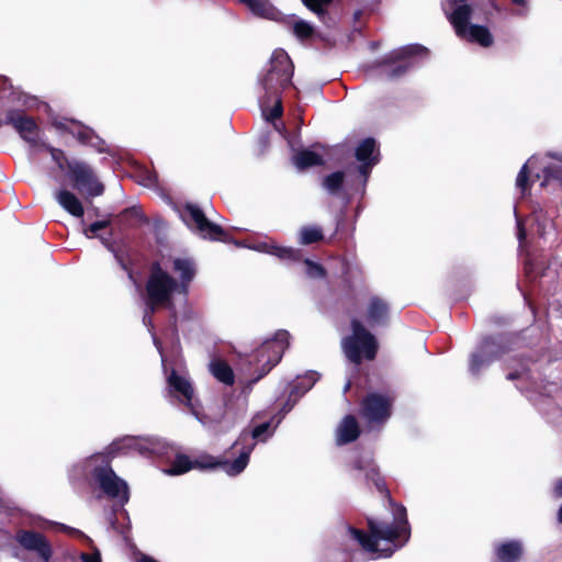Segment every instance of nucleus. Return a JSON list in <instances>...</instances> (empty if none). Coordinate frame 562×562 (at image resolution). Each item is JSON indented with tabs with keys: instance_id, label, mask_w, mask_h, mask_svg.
I'll return each mask as SVG.
<instances>
[{
	"instance_id": "f257e3e1",
	"label": "nucleus",
	"mask_w": 562,
	"mask_h": 562,
	"mask_svg": "<svg viewBox=\"0 0 562 562\" xmlns=\"http://www.w3.org/2000/svg\"><path fill=\"white\" fill-rule=\"evenodd\" d=\"M367 481H371L376 491L387 501L393 512L392 521L367 517V529L348 527L350 537L367 552L375 558H390L411 538V526L405 506L397 504L391 496L384 476L374 462L368 464Z\"/></svg>"
},
{
	"instance_id": "f03ea898",
	"label": "nucleus",
	"mask_w": 562,
	"mask_h": 562,
	"mask_svg": "<svg viewBox=\"0 0 562 562\" xmlns=\"http://www.w3.org/2000/svg\"><path fill=\"white\" fill-rule=\"evenodd\" d=\"M254 446L255 443L243 446L239 450L238 457L232 462L226 459L215 458L211 454H202L199 458L191 460L189 456L184 453H177L169 469L166 470V473L169 475H181L192 469L213 470L221 468L229 476H236L248 465Z\"/></svg>"
},
{
	"instance_id": "7ed1b4c3",
	"label": "nucleus",
	"mask_w": 562,
	"mask_h": 562,
	"mask_svg": "<svg viewBox=\"0 0 562 562\" xmlns=\"http://www.w3.org/2000/svg\"><path fill=\"white\" fill-rule=\"evenodd\" d=\"M175 294H180L176 278L164 269L159 261H153L145 283V305H148L151 311L160 308L175 311Z\"/></svg>"
},
{
	"instance_id": "20e7f679",
	"label": "nucleus",
	"mask_w": 562,
	"mask_h": 562,
	"mask_svg": "<svg viewBox=\"0 0 562 562\" xmlns=\"http://www.w3.org/2000/svg\"><path fill=\"white\" fill-rule=\"evenodd\" d=\"M351 334L341 339L345 357L353 364L360 366L364 360L373 361L379 351L375 336L358 318L350 322Z\"/></svg>"
},
{
	"instance_id": "39448f33",
	"label": "nucleus",
	"mask_w": 562,
	"mask_h": 562,
	"mask_svg": "<svg viewBox=\"0 0 562 562\" xmlns=\"http://www.w3.org/2000/svg\"><path fill=\"white\" fill-rule=\"evenodd\" d=\"M114 458V449L110 447L106 453H98L92 456L94 460H101V463L95 465L91 471V476L98 484L100 490L112 499H119L124 505L130 499V491L127 483L119 477L111 467V461Z\"/></svg>"
},
{
	"instance_id": "423d86ee",
	"label": "nucleus",
	"mask_w": 562,
	"mask_h": 562,
	"mask_svg": "<svg viewBox=\"0 0 562 562\" xmlns=\"http://www.w3.org/2000/svg\"><path fill=\"white\" fill-rule=\"evenodd\" d=\"M289 331L279 329L273 339L266 340L252 352L250 363L255 366L257 375L249 381L250 384L257 383L281 361L289 346Z\"/></svg>"
},
{
	"instance_id": "0eeeda50",
	"label": "nucleus",
	"mask_w": 562,
	"mask_h": 562,
	"mask_svg": "<svg viewBox=\"0 0 562 562\" xmlns=\"http://www.w3.org/2000/svg\"><path fill=\"white\" fill-rule=\"evenodd\" d=\"M394 403L392 392H369L359 403V416L371 427L383 426L393 414Z\"/></svg>"
},
{
	"instance_id": "6e6552de",
	"label": "nucleus",
	"mask_w": 562,
	"mask_h": 562,
	"mask_svg": "<svg viewBox=\"0 0 562 562\" xmlns=\"http://www.w3.org/2000/svg\"><path fill=\"white\" fill-rule=\"evenodd\" d=\"M294 65L283 49L276 50L271 57L270 68L262 79L266 95H281L291 85Z\"/></svg>"
},
{
	"instance_id": "1a4fd4ad",
	"label": "nucleus",
	"mask_w": 562,
	"mask_h": 562,
	"mask_svg": "<svg viewBox=\"0 0 562 562\" xmlns=\"http://www.w3.org/2000/svg\"><path fill=\"white\" fill-rule=\"evenodd\" d=\"M429 50L419 44L408 45L398 50H394L391 54L384 56L378 61L379 66H391L384 72V76L390 79H398L407 74L413 68L412 57L428 55Z\"/></svg>"
},
{
	"instance_id": "9d476101",
	"label": "nucleus",
	"mask_w": 562,
	"mask_h": 562,
	"mask_svg": "<svg viewBox=\"0 0 562 562\" xmlns=\"http://www.w3.org/2000/svg\"><path fill=\"white\" fill-rule=\"evenodd\" d=\"M183 211L204 238L225 244L234 243L238 245V243L222 226L211 222L198 205L187 203Z\"/></svg>"
},
{
	"instance_id": "9b49d317",
	"label": "nucleus",
	"mask_w": 562,
	"mask_h": 562,
	"mask_svg": "<svg viewBox=\"0 0 562 562\" xmlns=\"http://www.w3.org/2000/svg\"><path fill=\"white\" fill-rule=\"evenodd\" d=\"M68 178L78 191H86L90 196H99L104 192V186L101 183L93 169L86 162L72 160L68 165Z\"/></svg>"
},
{
	"instance_id": "f8f14e48",
	"label": "nucleus",
	"mask_w": 562,
	"mask_h": 562,
	"mask_svg": "<svg viewBox=\"0 0 562 562\" xmlns=\"http://www.w3.org/2000/svg\"><path fill=\"white\" fill-rule=\"evenodd\" d=\"M3 124L11 125L22 139L32 146L37 145L40 126L33 116L25 114L23 110L12 109L5 113Z\"/></svg>"
},
{
	"instance_id": "ddd939ff",
	"label": "nucleus",
	"mask_w": 562,
	"mask_h": 562,
	"mask_svg": "<svg viewBox=\"0 0 562 562\" xmlns=\"http://www.w3.org/2000/svg\"><path fill=\"white\" fill-rule=\"evenodd\" d=\"M170 261L171 271L178 276L176 283L180 289V295L188 296L190 285L196 276L195 261L190 257H175Z\"/></svg>"
},
{
	"instance_id": "4468645a",
	"label": "nucleus",
	"mask_w": 562,
	"mask_h": 562,
	"mask_svg": "<svg viewBox=\"0 0 562 562\" xmlns=\"http://www.w3.org/2000/svg\"><path fill=\"white\" fill-rule=\"evenodd\" d=\"M16 541L25 550L36 552L45 562L52 558V546L46 537L38 531L19 530L16 532Z\"/></svg>"
},
{
	"instance_id": "2eb2a0df",
	"label": "nucleus",
	"mask_w": 562,
	"mask_h": 562,
	"mask_svg": "<svg viewBox=\"0 0 562 562\" xmlns=\"http://www.w3.org/2000/svg\"><path fill=\"white\" fill-rule=\"evenodd\" d=\"M71 122L77 125V128H71L65 123H56V127L72 135L80 144L91 146L100 153L103 151L105 143L91 127L82 125L75 120Z\"/></svg>"
},
{
	"instance_id": "dca6fc26",
	"label": "nucleus",
	"mask_w": 562,
	"mask_h": 562,
	"mask_svg": "<svg viewBox=\"0 0 562 562\" xmlns=\"http://www.w3.org/2000/svg\"><path fill=\"white\" fill-rule=\"evenodd\" d=\"M524 557V546L520 540L512 539L494 544L493 562H519Z\"/></svg>"
},
{
	"instance_id": "f3484780",
	"label": "nucleus",
	"mask_w": 562,
	"mask_h": 562,
	"mask_svg": "<svg viewBox=\"0 0 562 562\" xmlns=\"http://www.w3.org/2000/svg\"><path fill=\"white\" fill-rule=\"evenodd\" d=\"M481 346L493 362L501 359L512 350L510 338L504 334L485 337L482 340Z\"/></svg>"
},
{
	"instance_id": "a211bd4d",
	"label": "nucleus",
	"mask_w": 562,
	"mask_h": 562,
	"mask_svg": "<svg viewBox=\"0 0 562 562\" xmlns=\"http://www.w3.org/2000/svg\"><path fill=\"white\" fill-rule=\"evenodd\" d=\"M390 314L389 304L379 296H372L367 308V322L370 327L387 324Z\"/></svg>"
},
{
	"instance_id": "6ab92c4d",
	"label": "nucleus",
	"mask_w": 562,
	"mask_h": 562,
	"mask_svg": "<svg viewBox=\"0 0 562 562\" xmlns=\"http://www.w3.org/2000/svg\"><path fill=\"white\" fill-rule=\"evenodd\" d=\"M361 435L360 426L357 422V418L349 414L346 415L338 428H337V438L336 441L338 445H348L350 442L356 441Z\"/></svg>"
},
{
	"instance_id": "aec40b11",
	"label": "nucleus",
	"mask_w": 562,
	"mask_h": 562,
	"mask_svg": "<svg viewBox=\"0 0 562 562\" xmlns=\"http://www.w3.org/2000/svg\"><path fill=\"white\" fill-rule=\"evenodd\" d=\"M472 7L470 4H460L448 15V20L453 26L459 37H465L470 27V19L472 15Z\"/></svg>"
},
{
	"instance_id": "412c9836",
	"label": "nucleus",
	"mask_w": 562,
	"mask_h": 562,
	"mask_svg": "<svg viewBox=\"0 0 562 562\" xmlns=\"http://www.w3.org/2000/svg\"><path fill=\"white\" fill-rule=\"evenodd\" d=\"M167 383L170 394L176 396L181 395L183 402L187 405L191 404L193 397V387L186 378L179 375L178 372L175 369H172L167 379Z\"/></svg>"
},
{
	"instance_id": "4be33fe9",
	"label": "nucleus",
	"mask_w": 562,
	"mask_h": 562,
	"mask_svg": "<svg viewBox=\"0 0 562 562\" xmlns=\"http://www.w3.org/2000/svg\"><path fill=\"white\" fill-rule=\"evenodd\" d=\"M55 198L59 205L66 210L69 214L75 217H82L85 214V209L81 201L76 196L75 193L68 190H58L55 193Z\"/></svg>"
},
{
	"instance_id": "5701e85b",
	"label": "nucleus",
	"mask_w": 562,
	"mask_h": 562,
	"mask_svg": "<svg viewBox=\"0 0 562 562\" xmlns=\"http://www.w3.org/2000/svg\"><path fill=\"white\" fill-rule=\"evenodd\" d=\"M292 161L299 170H306L308 168L323 166L325 164L322 155L307 148L297 150L293 155Z\"/></svg>"
},
{
	"instance_id": "b1692460",
	"label": "nucleus",
	"mask_w": 562,
	"mask_h": 562,
	"mask_svg": "<svg viewBox=\"0 0 562 562\" xmlns=\"http://www.w3.org/2000/svg\"><path fill=\"white\" fill-rule=\"evenodd\" d=\"M262 249L267 254L272 255L285 262H300L303 260V254L301 249L267 243L262 245Z\"/></svg>"
},
{
	"instance_id": "393cba45",
	"label": "nucleus",
	"mask_w": 562,
	"mask_h": 562,
	"mask_svg": "<svg viewBox=\"0 0 562 562\" xmlns=\"http://www.w3.org/2000/svg\"><path fill=\"white\" fill-rule=\"evenodd\" d=\"M117 221L122 228H132L148 224V218L142 212L140 207L137 206L124 209L117 215Z\"/></svg>"
},
{
	"instance_id": "a878e982",
	"label": "nucleus",
	"mask_w": 562,
	"mask_h": 562,
	"mask_svg": "<svg viewBox=\"0 0 562 562\" xmlns=\"http://www.w3.org/2000/svg\"><path fill=\"white\" fill-rule=\"evenodd\" d=\"M355 157L358 161H375L379 162V149L376 142L372 137L364 138L360 142L355 150Z\"/></svg>"
},
{
	"instance_id": "bb28decb",
	"label": "nucleus",
	"mask_w": 562,
	"mask_h": 562,
	"mask_svg": "<svg viewBox=\"0 0 562 562\" xmlns=\"http://www.w3.org/2000/svg\"><path fill=\"white\" fill-rule=\"evenodd\" d=\"M240 2L246 4L254 14L261 18L276 19L279 13L269 0H240Z\"/></svg>"
},
{
	"instance_id": "cd10ccee",
	"label": "nucleus",
	"mask_w": 562,
	"mask_h": 562,
	"mask_svg": "<svg viewBox=\"0 0 562 562\" xmlns=\"http://www.w3.org/2000/svg\"><path fill=\"white\" fill-rule=\"evenodd\" d=\"M464 38L472 43H477L483 47H490L493 44V35L490 30L486 26L479 24L470 25Z\"/></svg>"
},
{
	"instance_id": "c85d7f7f",
	"label": "nucleus",
	"mask_w": 562,
	"mask_h": 562,
	"mask_svg": "<svg viewBox=\"0 0 562 562\" xmlns=\"http://www.w3.org/2000/svg\"><path fill=\"white\" fill-rule=\"evenodd\" d=\"M211 372L217 381L225 385L232 386L235 383L234 371L225 360L213 361L211 363Z\"/></svg>"
},
{
	"instance_id": "c756f323",
	"label": "nucleus",
	"mask_w": 562,
	"mask_h": 562,
	"mask_svg": "<svg viewBox=\"0 0 562 562\" xmlns=\"http://www.w3.org/2000/svg\"><path fill=\"white\" fill-rule=\"evenodd\" d=\"M285 23L291 26L293 34L300 41L311 40L315 34L314 27L306 21L297 19L295 14L290 15Z\"/></svg>"
},
{
	"instance_id": "7c9ffc66",
	"label": "nucleus",
	"mask_w": 562,
	"mask_h": 562,
	"mask_svg": "<svg viewBox=\"0 0 562 562\" xmlns=\"http://www.w3.org/2000/svg\"><path fill=\"white\" fill-rule=\"evenodd\" d=\"M492 362V359L484 352L483 347L480 345L477 351L470 356L469 371L472 375L476 376L484 367L490 366Z\"/></svg>"
},
{
	"instance_id": "2f4dec72",
	"label": "nucleus",
	"mask_w": 562,
	"mask_h": 562,
	"mask_svg": "<svg viewBox=\"0 0 562 562\" xmlns=\"http://www.w3.org/2000/svg\"><path fill=\"white\" fill-rule=\"evenodd\" d=\"M345 182V172L344 171H335L327 175L323 180L324 188L331 194L338 193Z\"/></svg>"
},
{
	"instance_id": "473e14b6",
	"label": "nucleus",
	"mask_w": 562,
	"mask_h": 562,
	"mask_svg": "<svg viewBox=\"0 0 562 562\" xmlns=\"http://www.w3.org/2000/svg\"><path fill=\"white\" fill-rule=\"evenodd\" d=\"M302 3L313 13L317 15L321 21H324L328 15V5L333 3L334 0H301Z\"/></svg>"
},
{
	"instance_id": "72a5a7b5",
	"label": "nucleus",
	"mask_w": 562,
	"mask_h": 562,
	"mask_svg": "<svg viewBox=\"0 0 562 562\" xmlns=\"http://www.w3.org/2000/svg\"><path fill=\"white\" fill-rule=\"evenodd\" d=\"M324 239L323 232L316 226H304L300 232V241L302 245H312Z\"/></svg>"
},
{
	"instance_id": "f704fd0d",
	"label": "nucleus",
	"mask_w": 562,
	"mask_h": 562,
	"mask_svg": "<svg viewBox=\"0 0 562 562\" xmlns=\"http://www.w3.org/2000/svg\"><path fill=\"white\" fill-rule=\"evenodd\" d=\"M516 187L520 190L521 195H526L531 189L530 172L527 164L520 168L517 175Z\"/></svg>"
},
{
	"instance_id": "c9c22d12",
	"label": "nucleus",
	"mask_w": 562,
	"mask_h": 562,
	"mask_svg": "<svg viewBox=\"0 0 562 562\" xmlns=\"http://www.w3.org/2000/svg\"><path fill=\"white\" fill-rule=\"evenodd\" d=\"M44 147L46 148V150H48L52 155V158L53 160L56 162V165L58 166V168L61 170V171H68V165L72 162V160H69L64 150L59 149V148H55L50 145H44Z\"/></svg>"
},
{
	"instance_id": "e433bc0d",
	"label": "nucleus",
	"mask_w": 562,
	"mask_h": 562,
	"mask_svg": "<svg viewBox=\"0 0 562 562\" xmlns=\"http://www.w3.org/2000/svg\"><path fill=\"white\" fill-rule=\"evenodd\" d=\"M542 173L544 179L540 184L541 187H546L551 180L562 182V166L548 165L543 168Z\"/></svg>"
},
{
	"instance_id": "4c0bfd02",
	"label": "nucleus",
	"mask_w": 562,
	"mask_h": 562,
	"mask_svg": "<svg viewBox=\"0 0 562 562\" xmlns=\"http://www.w3.org/2000/svg\"><path fill=\"white\" fill-rule=\"evenodd\" d=\"M302 261L305 265V272L308 277L315 279H322L326 277V270L321 263L314 262L311 259H303Z\"/></svg>"
},
{
	"instance_id": "58836bf2",
	"label": "nucleus",
	"mask_w": 562,
	"mask_h": 562,
	"mask_svg": "<svg viewBox=\"0 0 562 562\" xmlns=\"http://www.w3.org/2000/svg\"><path fill=\"white\" fill-rule=\"evenodd\" d=\"M270 428H271V420L261 423L252 428L250 436L255 440L263 441V440H266L267 437H269L272 434Z\"/></svg>"
},
{
	"instance_id": "ea45409f",
	"label": "nucleus",
	"mask_w": 562,
	"mask_h": 562,
	"mask_svg": "<svg viewBox=\"0 0 562 562\" xmlns=\"http://www.w3.org/2000/svg\"><path fill=\"white\" fill-rule=\"evenodd\" d=\"M267 99H268V101L274 102L273 106L270 109V112H269L267 119L269 121H274V120L280 119L283 114L281 95H267Z\"/></svg>"
},
{
	"instance_id": "a19ab883",
	"label": "nucleus",
	"mask_w": 562,
	"mask_h": 562,
	"mask_svg": "<svg viewBox=\"0 0 562 562\" xmlns=\"http://www.w3.org/2000/svg\"><path fill=\"white\" fill-rule=\"evenodd\" d=\"M111 225V221L109 220H104V221H97L92 224H90L86 229H85V235L88 237V238H93L97 236V233L101 229H104L106 227H109Z\"/></svg>"
},
{
	"instance_id": "79ce46f5",
	"label": "nucleus",
	"mask_w": 562,
	"mask_h": 562,
	"mask_svg": "<svg viewBox=\"0 0 562 562\" xmlns=\"http://www.w3.org/2000/svg\"><path fill=\"white\" fill-rule=\"evenodd\" d=\"M360 165L358 166V172L367 179L369 175L371 173V170L373 166H375L378 162L375 161H359Z\"/></svg>"
},
{
	"instance_id": "37998d69",
	"label": "nucleus",
	"mask_w": 562,
	"mask_h": 562,
	"mask_svg": "<svg viewBox=\"0 0 562 562\" xmlns=\"http://www.w3.org/2000/svg\"><path fill=\"white\" fill-rule=\"evenodd\" d=\"M145 306H146V308H145V313H144V316H143V323H144V325H146L148 327L149 330H153L154 329L153 315L157 311H151L148 305H145Z\"/></svg>"
},
{
	"instance_id": "c03bdc74",
	"label": "nucleus",
	"mask_w": 562,
	"mask_h": 562,
	"mask_svg": "<svg viewBox=\"0 0 562 562\" xmlns=\"http://www.w3.org/2000/svg\"><path fill=\"white\" fill-rule=\"evenodd\" d=\"M81 560L83 562H102L99 551H94L93 553H82Z\"/></svg>"
},
{
	"instance_id": "a18cd8bd",
	"label": "nucleus",
	"mask_w": 562,
	"mask_h": 562,
	"mask_svg": "<svg viewBox=\"0 0 562 562\" xmlns=\"http://www.w3.org/2000/svg\"><path fill=\"white\" fill-rule=\"evenodd\" d=\"M351 468L357 471H366L367 472L368 465H366L364 461L360 457H358L351 462Z\"/></svg>"
},
{
	"instance_id": "49530a36",
	"label": "nucleus",
	"mask_w": 562,
	"mask_h": 562,
	"mask_svg": "<svg viewBox=\"0 0 562 562\" xmlns=\"http://www.w3.org/2000/svg\"><path fill=\"white\" fill-rule=\"evenodd\" d=\"M527 371L526 368H524L522 370H515V371H512L509 372L507 375H506V379L509 380V381H515V380H518V379H521L522 375H524V372Z\"/></svg>"
},
{
	"instance_id": "de8ad7c7",
	"label": "nucleus",
	"mask_w": 562,
	"mask_h": 562,
	"mask_svg": "<svg viewBox=\"0 0 562 562\" xmlns=\"http://www.w3.org/2000/svg\"><path fill=\"white\" fill-rule=\"evenodd\" d=\"M546 156L551 158V159H554V160H558V161L562 162V153H559V151H548L546 154Z\"/></svg>"
},
{
	"instance_id": "09e8293b",
	"label": "nucleus",
	"mask_w": 562,
	"mask_h": 562,
	"mask_svg": "<svg viewBox=\"0 0 562 562\" xmlns=\"http://www.w3.org/2000/svg\"><path fill=\"white\" fill-rule=\"evenodd\" d=\"M247 435H245L244 432L239 436V438L234 442V445L232 446V449L235 450L238 446H240L244 441L247 440Z\"/></svg>"
},
{
	"instance_id": "8fccbe9b",
	"label": "nucleus",
	"mask_w": 562,
	"mask_h": 562,
	"mask_svg": "<svg viewBox=\"0 0 562 562\" xmlns=\"http://www.w3.org/2000/svg\"><path fill=\"white\" fill-rule=\"evenodd\" d=\"M554 491L558 496L562 497V479L557 482Z\"/></svg>"
},
{
	"instance_id": "3c124183",
	"label": "nucleus",
	"mask_w": 562,
	"mask_h": 562,
	"mask_svg": "<svg viewBox=\"0 0 562 562\" xmlns=\"http://www.w3.org/2000/svg\"><path fill=\"white\" fill-rule=\"evenodd\" d=\"M137 562H158V561L156 559H154L153 557L142 555V558H139L137 560Z\"/></svg>"
},
{
	"instance_id": "603ef678",
	"label": "nucleus",
	"mask_w": 562,
	"mask_h": 562,
	"mask_svg": "<svg viewBox=\"0 0 562 562\" xmlns=\"http://www.w3.org/2000/svg\"><path fill=\"white\" fill-rule=\"evenodd\" d=\"M63 529L67 530L70 533H80V530L75 529V528H70V527H67V526H64V525H63Z\"/></svg>"
},
{
	"instance_id": "864d4df0",
	"label": "nucleus",
	"mask_w": 562,
	"mask_h": 562,
	"mask_svg": "<svg viewBox=\"0 0 562 562\" xmlns=\"http://www.w3.org/2000/svg\"><path fill=\"white\" fill-rule=\"evenodd\" d=\"M467 1L468 0H451V3L453 5L468 4Z\"/></svg>"
},
{
	"instance_id": "5fc2aeb1",
	"label": "nucleus",
	"mask_w": 562,
	"mask_h": 562,
	"mask_svg": "<svg viewBox=\"0 0 562 562\" xmlns=\"http://www.w3.org/2000/svg\"><path fill=\"white\" fill-rule=\"evenodd\" d=\"M514 4L526 5L527 0H510Z\"/></svg>"
},
{
	"instance_id": "6e6d98bb",
	"label": "nucleus",
	"mask_w": 562,
	"mask_h": 562,
	"mask_svg": "<svg viewBox=\"0 0 562 562\" xmlns=\"http://www.w3.org/2000/svg\"><path fill=\"white\" fill-rule=\"evenodd\" d=\"M100 238H101L102 243H103V244H104V245H105L110 250H112V245L109 243V240H108L106 238L101 237V236H100Z\"/></svg>"
},
{
	"instance_id": "4d7b16f0",
	"label": "nucleus",
	"mask_w": 562,
	"mask_h": 562,
	"mask_svg": "<svg viewBox=\"0 0 562 562\" xmlns=\"http://www.w3.org/2000/svg\"><path fill=\"white\" fill-rule=\"evenodd\" d=\"M350 387H351V382H350V381H348V382L346 383L345 387H344V393H347V392L350 390Z\"/></svg>"
},
{
	"instance_id": "13d9d810",
	"label": "nucleus",
	"mask_w": 562,
	"mask_h": 562,
	"mask_svg": "<svg viewBox=\"0 0 562 562\" xmlns=\"http://www.w3.org/2000/svg\"><path fill=\"white\" fill-rule=\"evenodd\" d=\"M519 238L520 239L525 238V231H524V228L519 229Z\"/></svg>"
},
{
	"instance_id": "bf43d9fd",
	"label": "nucleus",
	"mask_w": 562,
	"mask_h": 562,
	"mask_svg": "<svg viewBox=\"0 0 562 562\" xmlns=\"http://www.w3.org/2000/svg\"><path fill=\"white\" fill-rule=\"evenodd\" d=\"M559 520L562 522V506L559 509Z\"/></svg>"
},
{
	"instance_id": "052dcab7",
	"label": "nucleus",
	"mask_w": 562,
	"mask_h": 562,
	"mask_svg": "<svg viewBox=\"0 0 562 562\" xmlns=\"http://www.w3.org/2000/svg\"><path fill=\"white\" fill-rule=\"evenodd\" d=\"M3 124V122L0 120V126Z\"/></svg>"
}]
</instances>
